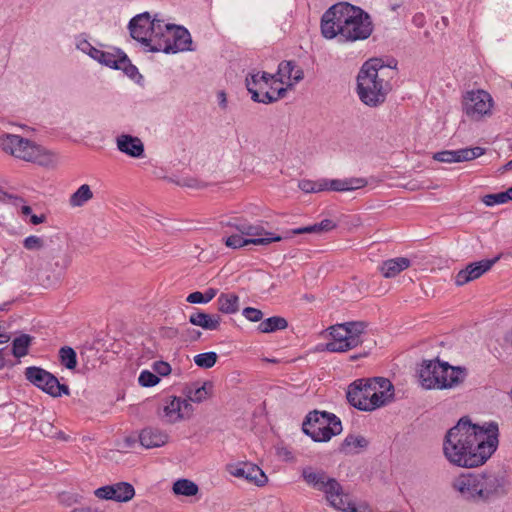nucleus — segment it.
Returning <instances> with one entry per match:
<instances>
[{
    "label": "nucleus",
    "instance_id": "obj_1",
    "mask_svg": "<svg viewBox=\"0 0 512 512\" xmlns=\"http://www.w3.org/2000/svg\"><path fill=\"white\" fill-rule=\"evenodd\" d=\"M497 445V424L490 423L485 428L472 424L468 417H462L447 431L443 453L455 466L474 468L483 465L496 451Z\"/></svg>",
    "mask_w": 512,
    "mask_h": 512
},
{
    "label": "nucleus",
    "instance_id": "obj_2",
    "mask_svg": "<svg viewBox=\"0 0 512 512\" xmlns=\"http://www.w3.org/2000/svg\"><path fill=\"white\" fill-rule=\"evenodd\" d=\"M395 67L396 61L393 66L385 65L380 58H371L362 65L357 76V94L363 104L376 108L385 103L393 89Z\"/></svg>",
    "mask_w": 512,
    "mask_h": 512
},
{
    "label": "nucleus",
    "instance_id": "obj_3",
    "mask_svg": "<svg viewBox=\"0 0 512 512\" xmlns=\"http://www.w3.org/2000/svg\"><path fill=\"white\" fill-rule=\"evenodd\" d=\"M467 373L462 367H454L439 360L424 361L419 370V379L425 389L445 390L462 384Z\"/></svg>",
    "mask_w": 512,
    "mask_h": 512
},
{
    "label": "nucleus",
    "instance_id": "obj_4",
    "mask_svg": "<svg viewBox=\"0 0 512 512\" xmlns=\"http://www.w3.org/2000/svg\"><path fill=\"white\" fill-rule=\"evenodd\" d=\"M0 149L15 158L47 166L53 162L52 155L42 146L16 134L0 135Z\"/></svg>",
    "mask_w": 512,
    "mask_h": 512
},
{
    "label": "nucleus",
    "instance_id": "obj_5",
    "mask_svg": "<svg viewBox=\"0 0 512 512\" xmlns=\"http://www.w3.org/2000/svg\"><path fill=\"white\" fill-rule=\"evenodd\" d=\"M340 14L338 22L340 26V37L346 41H357L367 39L372 33L370 17L361 8L349 3H339Z\"/></svg>",
    "mask_w": 512,
    "mask_h": 512
},
{
    "label": "nucleus",
    "instance_id": "obj_6",
    "mask_svg": "<svg viewBox=\"0 0 512 512\" xmlns=\"http://www.w3.org/2000/svg\"><path fill=\"white\" fill-rule=\"evenodd\" d=\"M368 327L364 321H350L329 328L332 341L326 343L329 352H346L363 343L362 336Z\"/></svg>",
    "mask_w": 512,
    "mask_h": 512
},
{
    "label": "nucleus",
    "instance_id": "obj_7",
    "mask_svg": "<svg viewBox=\"0 0 512 512\" xmlns=\"http://www.w3.org/2000/svg\"><path fill=\"white\" fill-rule=\"evenodd\" d=\"M303 432L315 442H326L342 432L340 419L333 413L314 410L308 413L303 424Z\"/></svg>",
    "mask_w": 512,
    "mask_h": 512
},
{
    "label": "nucleus",
    "instance_id": "obj_8",
    "mask_svg": "<svg viewBox=\"0 0 512 512\" xmlns=\"http://www.w3.org/2000/svg\"><path fill=\"white\" fill-rule=\"evenodd\" d=\"M161 30V34L150 48V52L176 54L194 50L190 32L185 27L163 22Z\"/></svg>",
    "mask_w": 512,
    "mask_h": 512
},
{
    "label": "nucleus",
    "instance_id": "obj_9",
    "mask_svg": "<svg viewBox=\"0 0 512 512\" xmlns=\"http://www.w3.org/2000/svg\"><path fill=\"white\" fill-rule=\"evenodd\" d=\"M163 22V20L157 17L151 19L148 12L139 14L129 22L130 35L133 39L143 44L146 51H150L158 35L161 34Z\"/></svg>",
    "mask_w": 512,
    "mask_h": 512
},
{
    "label": "nucleus",
    "instance_id": "obj_10",
    "mask_svg": "<svg viewBox=\"0 0 512 512\" xmlns=\"http://www.w3.org/2000/svg\"><path fill=\"white\" fill-rule=\"evenodd\" d=\"M368 181L365 178L351 177L346 179H320L317 181L303 179L298 187L305 193H318L322 191L348 192L365 187Z\"/></svg>",
    "mask_w": 512,
    "mask_h": 512
},
{
    "label": "nucleus",
    "instance_id": "obj_11",
    "mask_svg": "<svg viewBox=\"0 0 512 512\" xmlns=\"http://www.w3.org/2000/svg\"><path fill=\"white\" fill-rule=\"evenodd\" d=\"M25 377L39 389L53 397H59L62 394L69 395V387L61 384L59 380L50 372L40 367H27Z\"/></svg>",
    "mask_w": 512,
    "mask_h": 512
},
{
    "label": "nucleus",
    "instance_id": "obj_12",
    "mask_svg": "<svg viewBox=\"0 0 512 512\" xmlns=\"http://www.w3.org/2000/svg\"><path fill=\"white\" fill-rule=\"evenodd\" d=\"M493 99L484 90L468 91L463 99V110L472 120L479 121L492 115Z\"/></svg>",
    "mask_w": 512,
    "mask_h": 512
},
{
    "label": "nucleus",
    "instance_id": "obj_13",
    "mask_svg": "<svg viewBox=\"0 0 512 512\" xmlns=\"http://www.w3.org/2000/svg\"><path fill=\"white\" fill-rule=\"evenodd\" d=\"M316 490L323 492L326 500L335 509L343 512H358L356 505L350 501L349 496L344 493L341 484L335 478L327 476Z\"/></svg>",
    "mask_w": 512,
    "mask_h": 512
},
{
    "label": "nucleus",
    "instance_id": "obj_14",
    "mask_svg": "<svg viewBox=\"0 0 512 512\" xmlns=\"http://www.w3.org/2000/svg\"><path fill=\"white\" fill-rule=\"evenodd\" d=\"M336 228V223L331 219H324L320 223H316L310 226L293 229L287 232L285 236L275 235L273 233L266 232L264 228L258 226V245H268L272 242L281 241L290 237V234L298 235L303 233H323L328 232Z\"/></svg>",
    "mask_w": 512,
    "mask_h": 512
},
{
    "label": "nucleus",
    "instance_id": "obj_15",
    "mask_svg": "<svg viewBox=\"0 0 512 512\" xmlns=\"http://www.w3.org/2000/svg\"><path fill=\"white\" fill-rule=\"evenodd\" d=\"M346 397L355 408L361 411H373V408L370 407L373 406L371 403L373 402L371 379H359L351 383Z\"/></svg>",
    "mask_w": 512,
    "mask_h": 512
},
{
    "label": "nucleus",
    "instance_id": "obj_16",
    "mask_svg": "<svg viewBox=\"0 0 512 512\" xmlns=\"http://www.w3.org/2000/svg\"><path fill=\"white\" fill-rule=\"evenodd\" d=\"M159 416L167 423L173 424L188 417L192 412L191 404L180 397L169 396L163 403Z\"/></svg>",
    "mask_w": 512,
    "mask_h": 512
},
{
    "label": "nucleus",
    "instance_id": "obj_17",
    "mask_svg": "<svg viewBox=\"0 0 512 512\" xmlns=\"http://www.w3.org/2000/svg\"><path fill=\"white\" fill-rule=\"evenodd\" d=\"M478 492L482 502L488 501L493 496L503 491L504 480L495 473L477 474Z\"/></svg>",
    "mask_w": 512,
    "mask_h": 512
},
{
    "label": "nucleus",
    "instance_id": "obj_18",
    "mask_svg": "<svg viewBox=\"0 0 512 512\" xmlns=\"http://www.w3.org/2000/svg\"><path fill=\"white\" fill-rule=\"evenodd\" d=\"M95 495L100 499L128 502L134 497L135 489L130 483L119 482L96 489Z\"/></svg>",
    "mask_w": 512,
    "mask_h": 512
},
{
    "label": "nucleus",
    "instance_id": "obj_19",
    "mask_svg": "<svg viewBox=\"0 0 512 512\" xmlns=\"http://www.w3.org/2000/svg\"><path fill=\"white\" fill-rule=\"evenodd\" d=\"M373 410L390 403L394 397V386L387 378L376 377L371 379Z\"/></svg>",
    "mask_w": 512,
    "mask_h": 512
},
{
    "label": "nucleus",
    "instance_id": "obj_20",
    "mask_svg": "<svg viewBox=\"0 0 512 512\" xmlns=\"http://www.w3.org/2000/svg\"><path fill=\"white\" fill-rule=\"evenodd\" d=\"M262 80L268 85L271 80V85L268 90L258 92V102L272 103L281 99L285 96L288 89L293 87V83H287L286 87H283V81L279 80L275 75H271L267 72H263L261 76Z\"/></svg>",
    "mask_w": 512,
    "mask_h": 512
},
{
    "label": "nucleus",
    "instance_id": "obj_21",
    "mask_svg": "<svg viewBox=\"0 0 512 512\" xmlns=\"http://www.w3.org/2000/svg\"><path fill=\"white\" fill-rule=\"evenodd\" d=\"M500 256L494 259L481 260L479 262L471 263L467 265L465 269L460 270L455 277V284L462 286L468 282L475 280L482 276L485 272L491 269V267L499 260Z\"/></svg>",
    "mask_w": 512,
    "mask_h": 512
},
{
    "label": "nucleus",
    "instance_id": "obj_22",
    "mask_svg": "<svg viewBox=\"0 0 512 512\" xmlns=\"http://www.w3.org/2000/svg\"><path fill=\"white\" fill-rule=\"evenodd\" d=\"M453 487L467 500L480 502L477 474L461 475L453 482Z\"/></svg>",
    "mask_w": 512,
    "mask_h": 512
},
{
    "label": "nucleus",
    "instance_id": "obj_23",
    "mask_svg": "<svg viewBox=\"0 0 512 512\" xmlns=\"http://www.w3.org/2000/svg\"><path fill=\"white\" fill-rule=\"evenodd\" d=\"M340 9H342L338 4L330 7L322 16L321 19V32L322 35L327 39H332L337 35L340 36V26L341 24L338 22Z\"/></svg>",
    "mask_w": 512,
    "mask_h": 512
},
{
    "label": "nucleus",
    "instance_id": "obj_24",
    "mask_svg": "<svg viewBox=\"0 0 512 512\" xmlns=\"http://www.w3.org/2000/svg\"><path fill=\"white\" fill-rule=\"evenodd\" d=\"M168 434L164 431L154 428H144L139 434V441L146 449L161 447L168 442Z\"/></svg>",
    "mask_w": 512,
    "mask_h": 512
},
{
    "label": "nucleus",
    "instance_id": "obj_25",
    "mask_svg": "<svg viewBox=\"0 0 512 512\" xmlns=\"http://www.w3.org/2000/svg\"><path fill=\"white\" fill-rule=\"evenodd\" d=\"M117 148L133 158H140L144 154V145L142 141L134 136L123 134L117 137Z\"/></svg>",
    "mask_w": 512,
    "mask_h": 512
},
{
    "label": "nucleus",
    "instance_id": "obj_26",
    "mask_svg": "<svg viewBox=\"0 0 512 512\" xmlns=\"http://www.w3.org/2000/svg\"><path fill=\"white\" fill-rule=\"evenodd\" d=\"M275 76L285 83V80L292 81L293 85L304 78V72L297 67L294 61H283L278 66Z\"/></svg>",
    "mask_w": 512,
    "mask_h": 512
},
{
    "label": "nucleus",
    "instance_id": "obj_27",
    "mask_svg": "<svg viewBox=\"0 0 512 512\" xmlns=\"http://www.w3.org/2000/svg\"><path fill=\"white\" fill-rule=\"evenodd\" d=\"M263 318V313L258 309V331L262 333H273L279 330H284L288 327V321L281 316H272L266 319Z\"/></svg>",
    "mask_w": 512,
    "mask_h": 512
},
{
    "label": "nucleus",
    "instance_id": "obj_28",
    "mask_svg": "<svg viewBox=\"0 0 512 512\" xmlns=\"http://www.w3.org/2000/svg\"><path fill=\"white\" fill-rule=\"evenodd\" d=\"M220 321L219 315H211L201 311L194 312L189 317V322L192 325L199 326L205 330H217L220 326Z\"/></svg>",
    "mask_w": 512,
    "mask_h": 512
},
{
    "label": "nucleus",
    "instance_id": "obj_29",
    "mask_svg": "<svg viewBox=\"0 0 512 512\" xmlns=\"http://www.w3.org/2000/svg\"><path fill=\"white\" fill-rule=\"evenodd\" d=\"M410 260L406 257H398L384 261L380 271L385 278H393L400 272L410 267Z\"/></svg>",
    "mask_w": 512,
    "mask_h": 512
},
{
    "label": "nucleus",
    "instance_id": "obj_30",
    "mask_svg": "<svg viewBox=\"0 0 512 512\" xmlns=\"http://www.w3.org/2000/svg\"><path fill=\"white\" fill-rule=\"evenodd\" d=\"M217 304L218 310L224 314H234L239 310V298L234 293H222Z\"/></svg>",
    "mask_w": 512,
    "mask_h": 512
},
{
    "label": "nucleus",
    "instance_id": "obj_31",
    "mask_svg": "<svg viewBox=\"0 0 512 512\" xmlns=\"http://www.w3.org/2000/svg\"><path fill=\"white\" fill-rule=\"evenodd\" d=\"M368 441L363 436L348 435L339 447V451L344 454H352L357 448H366Z\"/></svg>",
    "mask_w": 512,
    "mask_h": 512
},
{
    "label": "nucleus",
    "instance_id": "obj_32",
    "mask_svg": "<svg viewBox=\"0 0 512 512\" xmlns=\"http://www.w3.org/2000/svg\"><path fill=\"white\" fill-rule=\"evenodd\" d=\"M93 198V192L88 184L81 185L69 198L71 207H82Z\"/></svg>",
    "mask_w": 512,
    "mask_h": 512
},
{
    "label": "nucleus",
    "instance_id": "obj_33",
    "mask_svg": "<svg viewBox=\"0 0 512 512\" xmlns=\"http://www.w3.org/2000/svg\"><path fill=\"white\" fill-rule=\"evenodd\" d=\"M327 476L328 475L325 471L321 469H314L311 466L305 467L302 470V477L304 481L314 489H316Z\"/></svg>",
    "mask_w": 512,
    "mask_h": 512
},
{
    "label": "nucleus",
    "instance_id": "obj_34",
    "mask_svg": "<svg viewBox=\"0 0 512 512\" xmlns=\"http://www.w3.org/2000/svg\"><path fill=\"white\" fill-rule=\"evenodd\" d=\"M172 490L176 495L187 497L194 496L199 492L197 484L189 479H179L175 481Z\"/></svg>",
    "mask_w": 512,
    "mask_h": 512
},
{
    "label": "nucleus",
    "instance_id": "obj_35",
    "mask_svg": "<svg viewBox=\"0 0 512 512\" xmlns=\"http://www.w3.org/2000/svg\"><path fill=\"white\" fill-rule=\"evenodd\" d=\"M212 390V383L211 382H204L201 386L196 388H190L187 391V398L188 402H194V403H201L204 400H206Z\"/></svg>",
    "mask_w": 512,
    "mask_h": 512
},
{
    "label": "nucleus",
    "instance_id": "obj_36",
    "mask_svg": "<svg viewBox=\"0 0 512 512\" xmlns=\"http://www.w3.org/2000/svg\"><path fill=\"white\" fill-rule=\"evenodd\" d=\"M484 153L485 149L482 147L463 148L453 151L451 150V154H453L455 163L471 161L477 157L482 156Z\"/></svg>",
    "mask_w": 512,
    "mask_h": 512
},
{
    "label": "nucleus",
    "instance_id": "obj_37",
    "mask_svg": "<svg viewBox=\"0 0 512 512\" xmlns=\"http://www.w3.org/2000/svg\"><path fill=\"white\" fill-rule=\"evenodd\" d=\"M32 338L27 334H22L16 337L12 343V353L16 358H21L27 355L28 347L31 343Z\"/></svg>",
    "mask_w": 512,
    "mask_h": 512
},
{
    "label": "nucleus",
    "instance_id": "obj_38",
    "mask_svg": "<svg viewBox=\"0 0 512 512\" xmlns=\"http://www.w3.org/2000/svg\"><path fill=\"white\" fill-rule=\"evenodd\" d=\"M217 294V290L214 288H209L204 292L195 291L190 293L186 301L191 304H206L210 302Z\"/></svg>",
    "mask_w": 512,
    "mask_h": 512
},
{
    "label": "nucleus",
    "instance_id": "obj_39",
    "mask_svg": "<svg viewBox=\"0 0 512 512\" xmlns=\"http://www.w3.org/2000/svg\"><path fill=\"white\" fill-rule=\"evenodd\" d=\"M61 364L69 370H73L77 366V355L73 348L64 346L59 350Z\"/></svg>",
    "mask_w": 512,
    "mask_h": 512
},
{
    "label": "nucleus",
    "instance_id": "obj_40",
    "mask_svg": "<svg viewBox=\"0 0 512 512\" xmlns=\"http://www.w3.org/2000/svg\"><path fill=\"white\" fill-rule=\"evenodd\" d=\"M123 54L124 52L120 49H113L112 51H103V56L99 58L98 62L107 67L117 69L118 62L120 61V55Z\"/></svg>",
    "mask_w": 512,
    "mask_h": 512
},
{
    "label": "nucleus",
    "instance_id": "obj_41",
    "mask_svg": "<svg viewBox=\"0 0 512 512\" xmlns=\"http://www.w3.org/2000/svg\"><path fill=\"white\" fill-rule=\"evenodd\" d=\"M217 358V354L212 351L200 353L194 356V363L198 367L209 369L215 365Z\"/></svg>",
    "mask_w": 512,
    "mask_h": 512
},
{
    "label": "nucleus",
    "instance_id": "obj_42",
    "mask_svg": "<svg viewBox=\"0 0 512 512\" xmlns=\"http://www.w3.org/2000/svg\"><path fill=\"white\" fill-rule=\"evenodd\" d=\"M225 244L230 248H240L248 244L256 245V238H245L240 234H233L227 237Z\"/></svg>",
    "mask_w": 512,
    "mask_h": 512
},
{
    "label": "nucleus",
    "instance_id": "obj_43",
    "mask_svg": "<svg viewBox=\"0 0 512 512\" xmlns=\"http://www.w3.org/2000/svg\"><path fill=\"white\" fill-rule=\"evenodd\" d=\"M116 70H123L124 73L132 79L138 74L137 67L130 62L125 53L120 55V61L118 62V68Z\"/></svg>",
    "mask_w": 512,
    "mask_h": 512
},
{
    "label": "nucleus",
    "instance_id": "obj_44",
    "mask_svg": "<svg viewBox=\"0 0 512 512\" xmlns=\"http://www.w3.org/2000/svg\"><path fill=\"white\" fill-rule=\"evenodd\" d=\"M159 381L160 378L148 370H143L138 378L139 384L143 387H153L158 384Z\"/></svg>",
    "mask_w": 512,
    "mask_h": 512
},
{
    "label": "nucleus",
    "instance_id": "obj_45",
    "mask_svg": "<svg viewBox=\"0 0 512 512\" xmlns=\"http://www.w3.org/2000/svg\"><path fill=\"white\" fill-rule=\"evenodd\" d=\"M23 246L29 251H38L44 247V240L36 235H30L23 240Z\"/></svg>",
    "mask_w": 512,
    "mask_h": 512
},
{
    "label": "nucleus",
    "instance_id": "obj_46",
    "mask_svg": "<svg viewBox=\"0 0 512 512\" xmlns=\"http://www.w3.org/2000/svg\"><path fill=\"white\" fill-rule=\"evenodd\" d=\"M482 201L487 206H493L495 204H503L508 202L505 192L487 194L483 197Z\"/></svg>",
    "mask_w": 512,
    "mask_h": 512
},
{
    "label": "nucleus",
    "instance_id": "obj_47",
    "mask_svg": "<svg viewBox=\"0 0 512 512\" xmlns=\"http://www.w3.org/2000/svg\"><path fill=\"white\" fill-rule=\"evenodd\" d=\"M40 430L44 435H46L48 437H57V438H61L64 440L66 439L64 433L61 431L55 430L54 427L52 426V424H50L49 422L41 423Z\"/></svg>",
    "mask_w": 512,
    "mask_h": 512
},
{
    "label": "nucleus",
    "instance_id": "obj_48",
    "mask_svg": "<svg viewBox=\"0 0 512 512\" xmlns=\"http://www.w3.org/2000/svg\"><path fill=\"white\" fill-rule=\"evenodd\" d=\"M233 225L240 232V235L251 236L252 238L254 235H256V228L250 224L236 221Z\"/></svg>",
    "mask_w": 512,
    "mask_h": 512
},
{
    "label": "nucleus",
    "instance_id": "obj_49",
    "mask_svg": "<svg viewBox=\"0 0 512 512\" xmlns=\"http://www.w3.org/2000/svg\"><path fill=\"white\" fill-rule=\"evenodd\" d=\"M271 280L272 277L270 274L266 272L258 273V281L261 282V291L263 293H268L273 288L274 284Z\"/></svg>",
    "mask_w": 512,
    "mask_h": 512
},
{
    "label": "nucleus",
    "instance_id": "obj_50",
    "mask_svg": "<svg viewBox=\"0 0 512 512\" xmlns=\"http://www.w3.org/2000/svg\"><path fill=\"white\" fill-rule=\"evenodd\" d=\"M246 88L251 94V99L256 102V74L249 73L246 77Z\"/></svg>",
    "mask_w": 512,
    "mask_h": 512
},
{
    "label": "nucleus",
    "instance_id": "obj_51",
    "mask_svg": "<svg viewBox=\"0 0 512 512\" xmlns=\"http://www.w3.org/2000/svg\"><path fill=\"white\" fill-rule=\"evenodd\" d=\"M153 369L156 372V374L161 376H167L171 372L170 365L164 361H156L153 364Z\"/></svg>",
    "mask_w": 512,
    "mask_h": 512
},
{
    "label": "nucleus",
    "instance_id": "obj_52",
    "mask_svg": "<svg viewBox=\"0 0 512 512\" xmlns=\"http://www.w3.org/2000/svg\"><path fill=\"white\" fill-rule=\"evenodd\" d=\"M433 159L444 163H455L450 150L440 151L433 155Z\"/></svg>",
    "mask_w": 512,
    "mask_h": 512
},
{
    "label": "nucleus",
    "instance_id": "obj_53",
    "mask_svg": "<svg viewBox=\"0 0 512 512\" xmlns=\"http://www.w3.org/2000/svg\"><path fill=\"white\" fill-rule=\"evenodd\" d=\"M230 473L235 477H244L249 481L256 482V476H253L251 473H247L244 468L237 467L234 470H231Z\"/></svg>",
    "mask_w": 512,
    "mask_h": 512
},
{
    "label": "nucleus",
    "instance_id": "obj_54",
    "mask_svg": "<svg viewBox=\"0 0 512 512\" xmlns=\"http://www.w3.org/2000/svg\"><path fill=\"white\" fill-rule=\"evenodd\" d=\"M217 100H218L219 107L222 110H225L227 108L228 102H227V95L223 90L217 92Z\"/></svg>",
    "mask_w": 512,
    "mask_h": 512
},
{
    "label": "nucleus",
    "instance_id": "obj_55",
    "mask_svg": "<svg viewBox=\"0 0 512 512\" xmlns=\"http://www.w3.org/2000/svg\"><path fill=\"white\" fill-rule=\"evenodd\" d=\"M243 315L247 320L251 322H256V308L246 307L243 310Z\"/></svg>",
    "mask_w": 512,
    "mask_h": 512
},
{
    "label": "nucleus",
    "instance_id": "obj_56",
    "mask_svg": "<svg viewBox=\"0 0 512 512\" xmlns=\"http://www.w3.org/2000/svg\"><path fill=\"white\" fill-rule=\"evenodd\" d=\"M92 47L93 46L87 40H82L77 44V48L86 54L89 53Z\"/></svg>",
    "mask_w": 512,
    "mask_h": 512
},
{
    "label": "nucleus",
    "instance_id": "obj_57",
    "mask_svg": "<svg viewBox=\"0 0 512 512\" xmlns=\"http://www.w3.org/2000/svg\"><path fill=\"white\" fill-rule=\"evenodd\" d=\"M88 55H89L92 59H94V60H96V61L98 62L99 58H100L101 56H103V50H100V49H98V48H96V47H94V46H93V47L90 49V51H89Z\"/></svg>",
    "mask_w": 512,
    "mask_h": 512
},
{
    "label": "nucleus",
    "instance_id": "obj_58",
    "mask_svg": "<svg viewBox=\"0 0 512 512\" xmlns=\"http://www.w3.org/2000/svg\"><path fill=\"white\" fill-rule=\"evenodd\" d=\"M267 482H268V477L263 472V470L260 467H258V480H257L258 487L264 486L265 484H267Z\"/></svg>",
    "mask_w": 512,
    "mask_h": 512
},
{
    "label": "nucleus",
    "instance_id": "obj_59",
    "mask_svg": "<svg viewBox=\"0 0 512 512\" xmlns=\"http://www.w3.org/2000/svg\"><path fill=\"white\" fill-rule=\"evenodd\" d=\"M45 221V216L44 215H31L30 217V222L34 225H38V224H41Z\"/></svg>",
    "mask_w": 512,
    "mask_h": 512
},
{
    "label": "nucleus",
    "instance_id": "obj_60",
    "mask_svg": "<svg viewBox=\"0 0 512 512\" xmlns=\"http://www.w3.org/2000/svg\"><path fill=\"white\" fill-rule=\"evenodd\" d=\"M71 512H101L98 509L91 507L75 508Z\"/></svg>",
    "mask_w": 512,
    "mask_h": 512
},
{
    "label": "nucleus",
    "instance_id": "obj_61",
    "mask_svg": "<svg viewBox=\"0 0 512 512\" xmlns=\"http://www.w3.org/2000/svg\"><path fill=\"white\" fill-rule=\"evenodd\" d=\"M21 212H22V214H23V215H25V216L32 215V209H31V207H30V206H28V205H23V206L21 207Z\"/></svg>",
    "mask_w": 512,
    "mask_h": 512
},
{
    "label": "nucleus",
    "instance_id": "obj_62",
    "mask_svg": "<svg viewBox=\"0 0 512 512\" xmlns=\"http://www.w3.org/2000/svg\"><path fill=\"white\" fill-rule=\"evenodd\" d=\"M512 169V159L507 162L500 170L501 172H504L506 170H511Z\"/></svg>",
    "mask_w": 512,
    "mask_h": 512
},
{
    "label": "nucleus",
    "instance_id": "obj_63",
    "mask_svg": "<svg viewBox=\"0 0 512 512\" xmlns=\"http://www.w3.org/2000/svg\"><path fill=\"white\" fill-rule=\"evenodd\" d=\"M505 341L512 345V329L506 334Z\"/></svg>",
    "mask_w": 512,
    "mask_h": 512
},
{
    "label": "nucleus",
    "instance_id": "obj_64",
    "mask_svg": "<svg viewBox=\"0 0 512 512\" xmlns=\"http://www.w3.org/2000/svg\"><path fill=\"white\" fill-rule=\"evenodd\" d=\"M505 192L506 198L508 201L512 200V187L507 189Z\"/></svg>",
    "mask_w": 512,
    "mask_h": 512
}]
</instances>
